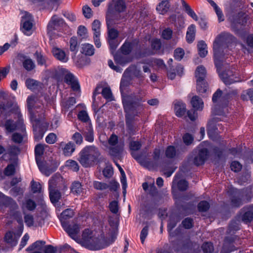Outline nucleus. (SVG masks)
<instances>
[{
    "mask_svg": "<svg viewBox=\"0 0 253 253\" xmlns=\"http://www.w3.org/2000/svg\"><path fill=\"white\" fill-rule=\"evenodd\" d=\"M174 110L177 116L181 117L183 116L186 111L185 104L181 102L175 103L174 105Z\"/></svg>",
    "mask_w": 253,
    "mask_h": 253,
    "instance_id": "72a5a7b5",
    "label": "nucleus"
},
{
    "mask_svg": "<svg viewBox=\"0 0 253 253\" xmlns=\"http://www.w3.org/2000/svg\"><path fill=\"white\" fill-rule=\"evenodd\" d=\"M94 188L97 190H103L109 188V185L106 183L95 181L93 182Z\"/></svg>",
    "mask_w": 253,
    "mask_h": 253,
    "instance_id": "bf43d9fd",
    "label": "nucleus"
},
{
    "mask_svg": "<svg viewBox=\"0 0 253 253\" xmlns=\"http://www.w3.org/2000/svg\"><path fill=\"white\" fill-rule=\"evenodd\" d=\"M126 70L125 71L121 80L120 90L122 94V102L124 107L125 111H126Z\"/></svg>",
    "mask_w": 253,
    "mask_h": 253,
    "instance_id": "412c9836",
    "label": "nucleus"
},
{
    "mask_svg": "<svg viewBox=\"0 0 253 253\" xmlns=\"http://www.w3.org/2000/svg\"><path fill=\"white\" fill-rule=\"evenodd\" d=\"M55 181L53 178L48 181V190L49 198L52 204L57 203L61 197V193L58 190L55 189Z\"/></svg>",
    "mask_w": 253,
    "mask_h": 253,
    "instance_id": "f3484780",
    "label": "nucleus"
},
{
    "mask_svg": "<svg viewBox=\"0 0 253 253\" xmlns=\"http://www.w3.org/2000/svg\"><path fill=\"white\" fill-rule=\"evenodd\" d=\"M52 53L55 58L62 62L66 63L69 60L68 55L66 54L63 50L59 48L54 47L52 49Z\"/></svg>",
    "mask_w": 253,
    "mask_h": 253,
    "instance_id": "b1692460",
    "label": "nucleus"
},
{
    "mask_svg": "<svg viewBox=\"0 0 253 253\" xmlns=\"http://www.w3.org/2000/svg\"><path fill=\"white\" fill-rule=\"evenodd\" d=\"M191 103L192 107L196 110H202L204 103L201 98L198 96H194L192 98Z\"/></svg>",
    "mask_w": 253,
    "mask_h": 253,
    "instance_id": "cd10ccee",
    "label": "nucleus"
},
{
    "mask_svg": "<svg viewBox=\"0 0 253 253\" xmlns=\"http://www.w3.org/2000/svg\"><path fill=\"white\" fill-rule=\"evenodd\" d=\"M73 215L74 211L72 209H67L63 211L60 217L61 225H63V223H68L67 220L72 217Z\"/></svg>",
    "mask_w": 253,
    "mask_h": 253,
    "instance_id": "bb28decb",
    "label": "nucleus"
},
{
    "mask_svg": "<svg viewBox=\"0 0 253 253\" xmlns=\"http://www.w3.org/2000/svg\"><path fill=\"white\" fill-rule=\"evenodd\" d=\"M113 169L112 166L107 165L103 170L104 176L107 178L111 177L113 174Z\"/></svg>",
    "mask_w": 253,
    "mask_h": 253,
    "instance_id": "0e129e2a",
    "label": "nucleus"
},
{
    "mask_svg": "<svg viewBox=\"0 0 253 253\" xmlns=\"http://www.w3.org/2000/svg\"><path fill=\"white\" fill-rule=\"evenodd\" d=\"M141 144L140 142L137 141H131L129 143V149L133 153V152L138 151L140 149Z\"/></svg>",
    "mask_w": 253,
    "mask_h": 253,
    "instance_id": "680f3d73",
    "label": "nucleus"
},
{
    "mask_svg": "<svg viewBox=\"0 0 253 253\" xmlns=\"http://www.w3.org/2000/svg\"><path fill=\"white\" fill-rule=\"evenodd\" d=\"M204 253H211L213 250V247L211 243H205L202 246Z\"/></svg>",
    "mask_w": 253,
    "mask_h": 253,
    "instance_id": "338daca9",
    "label": "nucleus"
},
{
    "mask_svg": "<svg viewBox=\"0 0 253 253\" xmlns=\"http://www.w3.org/2000/svg\"><path fill=\"white\" fill-rule=\"evenodd\" d=\"M26 85L29 89L33 91L41 87V84L39 83L35 80L31 79L26 80Z\"/></svg>",
    "mask_w": 253,
    "mask_h": 253,
    "instance_id": "e433bc0d",
    "label": "nucleus"
},
{
    "mask_svg": "<svg viewBox=\"0 0 253 253\" xmlns=\"http://www.w3.org/2000/svg\"><path fill=\"white\" fill-rule=\"evenodd\" d=\"M140 100L141 98L139 95L131 93L127 96V131L129 130L130 134L133 133L136 126L132 124H129L128 122L132 121L138 115L141 108Z\"/></svg>",
    "mask_w": 253,
    "mask_h": 253,
    "instance_id": "423d86ee",
    "label": "nucleus"
},
{
    "mask_svg": "<svg viewBox=\"0 0 253 253\" xmlns=\"http://www.w3.org/2000/svg\"><path fill=\"white\" fill-rule=\"evenodd\" d=\"M241 98L244 101H247L248 98H250L252 103H253V89L244 91L241 95Z\"/></svg>",
    "mask_w": 253,
    "mask_h": 253,
    "instance_id": "79ce46f5",
    "label": "nucleus"
},
{
    "mask_svg": "<svg viewBox=\"0 0 253 253\" xmlns=\"http://www.w3.org/2000/svg\"><path fill=\"white\" fill-rule=\"evenodd\" d=\"M23 233V226L15 232L12 231H8L5 234L3 240L11 247H15L17 245L18 240Z\"/></svg>",
    "mask_w": 253,
    "mask_h": 253,
    "instance_id": "4468645a",
    "label": "nucleus"
},
{
    "mask_svg": "<svg viewBox=\"0 0 253 253\" xmlns=\"http://www.w3.org/2000/svg\"><path fill=\"white\" fill-rule=\"evenodd\" d=\"M71 192L76 196H79L83 194L84 188L82 184L77 181L73 182L71 186Z\"/></svg>",
    "mask_w": 253,
    "mask_h": 253,
    "instance_id": "393cba45",
    "label": "nucleus"
},
{
    "mask_svg": "<svg viewBox=\"0 0 253 253\" xmlns=\"http://www.w3.org/2000/svg\"><path fill=\"white\" fill-rule=\"evenodd\" d=\"M103 145L109 146L110 153L111 155L117 156L120 155L124 150V144L118 143V137L115 134H112L108 140V142L102 141Z\"/></svg>",
    "mask_w": 253,
    "mask_h": 253,
    "instance_id": "9b49d317",
    "label": "nucleus"
},
{
    "mask_svg": "<svg viewBox=\"0 0 253 253\" xmlns=\"http://www.w3.org/2000/svg\"><path fill=\"white\" fill-rule=\"evenodd\" d=\"M185 54L184 51L181 48H177L174 51V57L178 60H180L183 58Z\"/></svg>",
    "mask_w": 253,
    "mask_h": 253,
    "instance_id": "774afa93",
    "label": "nucleus"
},
{
    "mask_svg": "<svg viewBox=\"0 0 253 253\" xmlns=\"http://www.w3.org/2000/svg\"><path fill=\"white\" fill-rule=\"evenodd\" d=\"M179 174H177L173 181V186L176 185L177 188L181 191H184L187 189L188 187V183L186 181L184 180H179Z\"/></svg>",
    "mask_w": 253,
    "mask_h": 253,
    "instance_id": "a878e982",
    "label": "nucleus"
},
{
    "mask_svg": "<svg viewBox=\"0 0 253 253\" xmlns=\"http://www.w3.org/2000/svg\"><path fill=\"white\" fill-rule=\"evenodd\" d=\"M155 54V52L149 48L144 49L142 51H141L136 55L137 58H141L147 56Z\"/></svg>",
    "mask_w": 253,
    "mask_h": 253,
    "instance_id": "052dcab7",
    "label": "nucleus"
},
{
    "mask_svg": "<svg viewBox=\"0 0 253 253\" xmlns=\"http://www.w3.org/2000/svg\"><path fill=\"white\" fill-rule=\"evenodd\" d=\"M31 190L33 193H40L42 192V185L39 182L32 180L31 182Z\"/></svg>",
    "mask_w": 253,
    "mask_h": 253,
    "instance_id": "3c124183",
    "label": "nucleus"
},
{
    "mask_svg": "<svg viewBox=\"0 0 253 253\" xmlns=\"http://www.w3.org/2000/svg\"><path fill=\"white\" fill-rule=\"evenodd\" d=\"M198 48L199 50V54L201 57H205L207 53V45L203 41H200L198 43Z\"/></svg>",
    "mask_w": 253,
    "mask_h": 253,
    "instance_id": "58836bf2",
    "label": "nucleus"
},
{
    "mask_svg": "<svg viewBox=\"0 0 253 253\" xmlns=\"http://www.w3.org/2000/svg\"><path fill=\"white\" fill-rule=\"evenodd\" d=\"M0 207L1 209L8 208L9 215L16 218L17 222L20 224L18 229L22 226L23 230L24 229L21 213L18 211L19 206L15 200L0 192Z\"/></svg>",
    "mask_w": 253,
    "mask_h": 253,
    "instance_id": "0eeeda50",
    "label": "nucleus"
},
{
    "mask_svg": "<svg viewBox=\"0 0 253 253\" xmlns=\"http://www.w3.org/2000/svg\"><path fill=\"white\" fill-rule=\"evenodd\" d=\"M78 118L82 121L87 123L88 125L90 124L88 115L85 111H80L78 115Z\"/></svg>",
    "mask_w": 253,
    "mask_h": 253,
    "instance_id": "6e6d98bb",
    "label": "nucleus"
},
{
    "mask_svg": "<svg viewBox=\"0 0 253 253\" xmlns=\"http://www.w3.org/2000/svg\"><path fill=\"white\" fill-rule=\"evenodd\" d=\"M49 146L46 145L38 144L35 147V153L36 158L42 156L43 153H46V151L48 150Z\"/></svg>",
    "mask_w": 253,
    "mask_h": 253,
    "instance_id": "7c9ffc66",
    "label": "nucleus"
},
{
    "mask_svg": "<svg viewBox=\"0 0 253 253\" xmlns=\"http://www.w3.org/2000/svg\"><path fill=\"white\" fill-rule=\"evenodd\" d=\"M206 74V70L204 66H200L198 67L195 71V76L197 78V81H205Z\"/></svg>",
    "mask_w": 253,
    "mask_h": 253,
    "instance_id": "c756f323",
    "label": "nucleus"
},
{
    "mask_svg": "<svg viewBox=\"0 0 253 253\" xmlns=\"http://www.w3.org/2000/svg\"><path fill=\"white\" fill-rule=\"evenodd\" d=\"M137 77H141V71L134 65H131L127 68V72Z\"/></svg>",
    "mask_w": 253,
    "mask_h": 253,
    "instance_id": "864d4df0",
    "label": "nucleus"
},
{
    "mask_svg": "<svg viewBox=\"0 0 253 253\" xmlns=\"http://www.w3.org/2000/svg\"><path fill=\"white\" fill-rule=\"evenodd\" d=\"M143 167L153 170L159 169L164 171L167 177L171 175L176 169L173 165L172 159H136Z\"/></svg>",
    "mask_w": 253,
    "mask_h": 253,
    "instance_id": "7ed1b4c3",
    "label": "nucleus"
},
{
    "mask_svg": "<svg viewBox=\"0 0 253 253\" xmlns=\"http://www.w3.org/2000/svg\"><path fill=\"white\" fill-rule=\"evenodd\" d=\"M84 134L85 139L86 141L89 142H91L93 141V130L91 124H89V126H87L86 131L84 130Z\"/></svg>",
    "mask_w": 253,
    "mask_h": 253,
    "instance_id": "ea45409f",
    "label": "nucleus"
},
{
    "mask_svg": "<svg viewBox=\"0 0 253 253\" xmlns=\"http://www.w3.org/2000/svg\"><path fill=\"white\" fill-rule=\"evenodd\" d=\"M21 208L23 212L25 209H27L29 211H33L36 208V204L32 200L27 199L23 202Z\"/></svg>",
    "mask_w": 253,
    "mask_h": 253,
    "instance_id": "c85d7f7f",
    "label": "nucleus"
},
{
    "mask_svg": "<svg viewBox=\"0 0 253 253\" xmlns=\"http://www.w3.org/2000/svg\"><path fill=\"white\" fill-rule=\"evenodd\" d=\"M70 50L76 54L78 51V41L76 37H72L70 40Z\"/></svg>",
    "mask_w": 253,
    "mask_h": 253,
    "instance_id": "09e8293b",
    "label": "nucleus"
},
{
    "mask_svg": "<svg viewBox=\"0 0 253 253\" xmlns=\"http://www.w3.org/2000/svg\"><path fill=\"white\" fill-rule=\"evenodd\" d=\"M126 18L124 16L121 20L116 16L115 18H111L110 24H108L106 21V24L108 28V40L116 39L118 36V31L112 28L114 25H116L118 28L121 27L119 25L122 24L123 25L122 27H125L126 25Z\"/></svg>",
    "mask_w": 253,
    "mask_h": 253,
    "instance_id": "f8f14e48",
    "label": "nucleus"
},
{
    "mask_svg": "<svg viewBox=\"0 0 253 253\" xmlns=\"http://www.w3.org/2000/svg\"><path fill=\"white\" fill-rule=\"evenodd\" d=\"M40 171L46 176H49L56 170L60 164L57 159H36Z\"/></svg>",
    "mask_w": 253,
    "mask_h": 253,
    "instance_id": "9d476101",
    "label": "nucleus"
},
{
    "mask_svg": "<svg viewBox=\"0 0 253 253\" xmlns=\"http://www.w3.org/2000/svg\"><path fill=\"white\" fill-rule=\"evenodd\" d=\"M235 42V37L229 33L223 32L216 37L213 43V50L215 64L218 68L227 51V50L225 51L224 50L231 43Z\"/></svg>",
    "mask_w": 253,
    "mask_h": 253,
    "instance_id": "f03ea898",
    "label": "nucleus"
},
{
    "mask_svg": "<svg viewBox=\"0 0 253 253\" xmlns=\"http://www.w3.org/2000/svg\"><path fill=\"white\" fill-rule=\"evenodd\" d=\"M222 62V61L220 62V64L219 65V66H218V68L217 66L216 67L217 70L218 71L219 76L221 80L223 81V82L226 84H231L238 82V80H236L237 78L235 77L232 71L227 70L223 72L222 73H220L219 70Z\"/></svg>",
    "mask_w": 253,
    "mask_h": 253,
    "instance_id": "a211bd4d",
    "label": "nucleus"
},
{
    "mask_svg": "<svg viewBox=\"0 0 253 253\" xmlns=\"http://www.w3.org/2000/svg\"><path fill=\"white\" fill-rule=\"evenodd\" d=\"M219 122V118H215L210 121L208 124V133L209 137L212 139L214 138L218 132V127L220 126L219 124L218 123Z\"/></svg>",
    "mask_w": 253,
    "mask_h": 253,
    "instance_id": "aec40b11",
    "label": "nucleus"
},
{
    "mask_svg": "<svg viewBox=\"0 0 253 253\" xmlns=\"http://www.w3.org/2000/svg\"><path fill=\"white\" fill-rule=\"evenodd\" d=\"M152 50L157 53L159 52L161 48L162 43L161 40L158 39H153L151 41Z\"/></svg>",
    "mask_w": 253,
    "mask_h": 253,
    "instance_id": "49530a36",
    "label": "nucleus"
},
{
    "mask_svg": "<svg viewBox=\"0 0 253 253\" xmlns=\"http://www.w3.org/2000/svg\"><path fill=\"white\" fill-rule=\"evenodd\" d=\"M24 222L27 226L31 227L34 226V219L33 216L31 214L24 215Z\"/></svg>",
    "mask_w": 253,
    "mask_h": 253,
    "instance_id": "5fc2aeb1",
    "label": "nucleus"
},
{
    "mask_svg": "<svg viewBox=\"0 0 253 253\" xmlns=\"http://www.w3.org/2000/svg\"><path fill=\"white\" fill-rule=\"evenodd\" d=\"M65 26V24L62 19L57 16H53L47 25V33L50 36H51L53 30H60V28Z\"/></svg>",
    "mask_w": 253,
    "mask_h": 253,
    "instance_id": "dca6fc26",
    "label": "nucleus"
},
{
    "mask_svg": "<svg viewBox=\"0 0 253 253\" xmlns=\"http://www.w3.org/2000/svg\"><path fill=\"white\" fill-rule=\"evenodd\" d=\"M66 166L74 171H77L79 169L78 163L72 159H69L66 162Z\"/></svg>",
    "mask_w": 253,
    "mask_h": 253,
    "instance_id": "8fccbe9b",
    "label": "nucleus"
},
{
    "mask_svg": "<svg viewBox=\"0 0 253 253\" xmlns=\"http://www.w3.org/2000/svg\"><path fill=\"white\" fill-rule=\"evenodd\" d=\"M33 18L32 15L25 12L22 16L21 29L22 32L27 36H30L33 32Z\"/></svg>",
    "mask_w": 253,
    "mask_h": 253,
    "instance_id": "ddd939ff",
    "label": "nucleus"
},
{
    "mask_svg": "<svg viewBox=\"0 0 253 253\" xmlns=\"http://www.w3.org/2000/svg\"><path fill=\"white\" fill-rule=\"evenodd\" d=\"M81 52L86 55L91 56L94 53V48L91 44L84 43L82 45Z\"/></svg>",
    "mask_w": 253,
    "mask_h": 253,
    "instance_id": "2f4dec72",
    "label": "nucleus"
},
{
    "mask_svg": "<svg viewBox=\"0 0 253 253\" xmlns=\"http://www.w3.org/2000/svg\"><path fill=\"white\" fill-rule=\"evenodd\" d=\"M169 4L168 0H163L157 7V10L161 14H164L169 9Z\"/></svg>",
    "mask_w": 253,
    "mask_h": 253,
    "instance_id": "f704fd0d",
    "label": "nucleus"
},
{
    "mask_svg": "<svg viewBox=\"0 0 253 253\" xmlns=\"http://www.w3.org/2000/svg\"><path fill=\"white\" fill-rule=\"evenodd\" d=\"M60 146L62 147L63 154L66 157L71 156L75 150V146L72 142L66 144L62 142L60 144Z\"/></svg>",
    "mask_w": 253,
    "mask_h": 253,
    "instance_id": "5701e85b",
    "label": "nucleus"
},
{
    "mask_svg": "<svg viewBox=\"0 0 253 253\" xmlns=\"http://www.w3.org/2000/svg\"><path fill=\"white\" fill-rule=\"evenodd\" d=\"M176 153V149L173 146H169L166 150V156L168 158H173L175 157Z\"/></svg>",
    "mask_w": 253,
    "mask_h": 253,
    "instance_id": "603ef678",
    "label": "nucleus"
},
{
    "mask_svg": "<svg viewBox=\"0 0 253 253\" xmlns=\"http://www.w3.org/2000/svg\"><path fill=\"white\" fill-rule=\"evenodd\" d=\"M102 96L108 101L114 99L111 90L109 87H105L102 90Z\"/></svg>",
    "mask_w": 253,
    "mask_h": 253,
    "instance_id": "c03bdc74",
    "label": "nucleus"
},
{
    "mask_svg": "<svg viewBox=\"0 0 253 253\" xmlns=\"http://www.w3.org/2000/svg\"><path fill=\"white\" fill-rule=\"evenodd\" d=\"M92 232L85 229L82 235V242L86 248L93 251L101 250L108 247L110 243L104 237H94Z\"/></svg>",
    "mask_w": 253,
    "mask_h": 253,
    "instance_id": "39448f33",
    "label": "nucleus"
},
{
    "mask_svg": "<svg viewBox=\"0 0 253 253\" xmlns=\"http://www.w3.org/2000/svg\"><path fill=\"white\" fill-rule=\"evenodd\" d=\"M115 65L111 60L108 61V66L112 70L118 73H121L123 67L125 66L126 63V40L117 52L114 55Z\"/></svg>",
    "mask_w": 253,
    "mask_h": 253,
    "instance_id": "1a4fd4ad",
    "label": "nucleus"
},
{
    "mask_svg": "<svg viewBox=\"0 0 253 253\" xmlns=\"http://www.w3.org/2000/svg\"><path fill=\"white\" fill-rule=\"evenodd\" d=\"M118 167L121 174V182L123 189V194L124 197H125L126 193V174L125 172L124 171L123 169L120 166L118 165Z\"/></svg>",
    "mask_w": 253,
    "mask_h": 253,
    "instance_id": "4c0bfd02",
    "label": "nucleus"
},
{
    "mask_svg": "<svg viewBox=\"0 0 253 253\" xmlns=\"http://www.w3.org/2000/svg\"><path fill=\"white\" fill-rule=\"evenodd\" d=\"M23 66L27 70H31L35 67V64L31 59H26L23 63Z\"/></svg>",
    "mask_w": 253,
    "mask_h": 253,
    "instance_id": "e2e57ef3",
    "label": "nucleus"
},
{
    "mask_svg": "<svg viewBox=\"0 0 253 253\" xmlns=\"http://www.w3.org/2000/svg\"><path fill=\"white\" fill-rule=\"evenodd\" d=\"M78 35L82 39H84L87 37V30L84 26H80L78 27Z\"/></svg>",
    "mask_w": 253,
    "mask_h": 253,
    "instance_id": "69168bd1",
    "label": "nucleus"
},
{
    "mask_svg": "<svg viewBox=\"0 0 253 253\" xmlns=\"http://www.w3.org/2000/svg\"><path fill=\"white\" fill-rule=\"evenodd\" d=\"M247 22V18L244 14L239 13L234 18V23L240 24L241 25H245Z\"/></svg>",
    "mask_w": 253,
    "mask_h": 253,
    "instance_id": "37998d69",
    "label": "nucleus"
},
{
    "mask_svg": "<svg viewBox=\"0 0 253 253\" xmlns=\"http://www.w3.org/2000/svg\"><path fill=\"white\" fill-rule=\"evenodd\" d=\"M81 158H97L99 156L98 149L93 146L84 148L80 153Z\"/></svg>",
    "mask_w": 253,
    "mask_h": 253,
    "instance_id": "6ab92c4d",
    "label": "nucleus"
},
{
    "mask_svg": "<svg viewBox=\"0 0 253 253\" xmlns=\"http://www.w3.org/2000/svg\"><path fill=\"white\" fill-rule=\"evenodd\" d=\"M15 108V119L16 121L15 123H13V121L10 120H7L4 124L5 128L6 131L8 132H12V131L17 129L21 132V133H14L12 135V140L16 143H21L24 140L26 137L25 134V126L23 123V120L22 118V116L19 111L18 106L16 104L14 106Z\"/></svg>",
    "mask_w": 253,
    "mask_h": 253,
    "instance_id": "20e7f679",
    "label": "nucleus"
},
{
    "mask_svg": "<svg viewBox=\"0 0 253 253\" xmlns=\"http://www.w3.org/2000/svg\"><path fill=\"white\" fill-rule=\"evenodd\" d=\"M27 104L35 137L41 138L43 136L41 126L44 118L43 111L40 108L42 104L34 95L28 96Z\"/></svg>",
    "mask_w": 253,
    "mask_h": 253,
    "instance_id": "f257e3e1",
    "label": "nucleus"
},
{
    "mask_svg": "<svg viewBox=\"0 0 253 253\" xmlns=\"http://www.w3.org/2000/svg\"><path fill=\"white\" fill-rule=\"evenodd\" d=\"M17 162H14L12 164L8 165L5 169L4 173L6 176H11L14 174Z\"/></svg>",
    "mask_w": 253,
    "mask_h": 253,
    "instance_id": "a19ab883",
    "label": "nucleus"
},
{
    "mask_svg": "<svg viewBox=\"0 0 253 253\" xmlns=\"http://www.w3.org/2000/svg\"><path fill=\"white\" fill-rule=\"evenodd\" d=\"M35 56L39 65H43L45 64L46 57L41 52L37 51L35 53Z\"/></svg>",
    "mask_w": 253,
    "mask_h": 253,
    "instance_id": "4d7b16f0",
    "label": "nucleus"
},
{
    "mask_svg": "<svg viewBox=\"0 0 253 253\" xmlns=\"http://www.w3.org/2000/svg\"><path fill=\"white\" fill-rule=\"evenodd\" d=\"M253 218V213L252 209H248L243 215L242 220L245 222L251 221Z\"/></svg>",
    "mask_w": 253,
    "mask_h": 253,
    "instance_id": "13d9d810",
    "label": "nucleus"
},
{
    "mask_svg": "<svg viewBox=\"0 0 253 253\" xmlns=\"http://www.w3.org/2000/svg\"><path fill=\"white\" fill-rule=\"evenodd\" d=\"M62 226L64 230L67 232V233L72 239L75 241L79 240L80 226L79 224H71L69 223H63Z\"/></svg>",
    "mask_w": 253,
    "mask_h": 253,
    "instance_id": "2eb2a0df",
    "label": "nucleus"
},
{
    "mask_svg": "<svg viewBox=\"0 0 253 253\" xmlns=\"http://www.w3.org/2000/svg\"><path fill=\"white\" fill-rule=\"evenodd\" d=\"M181 1L186 12L195 21H198V18L197 15L190 6L184 0H181Z\"/></svg>",
    "mask_w": 253,
    "mask_h": 253,
    "instance_id": "c9c22d12",
    "label": "nucleus"
},
{
    "mask_svg": "<svg viewBox=\"0 0 253 253\" xmlns=\"http://www.w3.org/2000/svg\"><path fill=\"white\" fill-rule=\"evenodd\" d=\"M65 82L71 86L72 89L74 91L80 90V87L77 79L74 75L70 73H67L64 77Z\"/></svg>",
    "mask_w": 253,
    "mask_h": 253,
    "instance_id": "4be33fe9",
    "label": "nucleus"
},
{
    "mask_svg": "<svg viewBox=\"0 0 253 253\" xmlns=\"http://www.w3.org/2000/svg\"><path fill=\"white\" fill-rule=\"evenodd\" d=\"M126 0H113L108 5V9L106 14V20L108 24L111 23V18H115L116 16L120 19H122L125 15L122 17L119 13H122L125 11L126 8Z\"/></svg>",
    "mask_w": 253,
    "mask_h": 253,
    "instance_id": "6e6552de",
    "label": "nucleus"
},
{
    "mask_svg": "<svg viewBox=\"0 0 253 253\" xmlns=\"http://www.w3.org/2000/svg\"><path fill=\"white\" fill-rule=\"evenodd\" d=\"M94 35H100L101 22L98 20H95L91 26Z\"/></svg>",
    "mask_w": 253,
    "mask_h": 253,
    "instance_id": "de8ad7c7",
    "label": "nucleus"
},
{
    "mask_svg": "<svg viewBox=\"0 0 253 253\" xmlns=\"http://www.w3.org/2000/svg\"><path fill=\"white\" fill-rule=\"evenodd\" d=\"M197 89L200 93H205L208 89V84L205 81H197Z\"/></svg>",
    "mask_w": 253,
    "mask_h": 253,
    "instance_id": "a18cd8bd",
    "label": "nucleus"
},
{
    "mask_svg": "<svg viewBox=\"0 0 253 253\" xmlns=\"http://www.w3.org/2000/svg\"><path fill=\"white\" fill-rule=\"evenodd\" d=\"M195 26L194 25H190L187 30L186 33V40L189 43L193 42L195 37Z\"/></svg>",
    "mask_w": 253,
    "mask_h": 253,
    "instance_id": "473e14b6",
    "label": "nucleus"
}]
</instances>
